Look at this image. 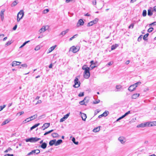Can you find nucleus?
Masks as SVG:
<instances>
[{"label":"nucleus","mask_w":156,"mask_h":156,"mask_svg":"<svg viewBox=\"0 0 156 156\" xmlns=\"http://www.w3.org/2000/svg\"><path fill=\"white\" fill-rule=\"evenodd\" d=\"M56 46H57L56 45H55L52 46L51 47V48H50L48 49L49 52L50 53V52H51V51H52L53 50L55 49V48L56 47Z\"/></svg>","instance_id":"nucleus-20"},{"label":"nucleus","mask_w":156,"mask_h":156,"mask_svg":"<svg viewBox=\"0 0 156 156\" xmlns=\"http://www.w3.org/2000/svg\"><path fill=\"white\" fill-rule=\"evenodd\" d=\"M74 84L73 87L75 88H78L80 86V83L77 77H76L74 80Z\"/></svg>","instance_id":"nucleus-4"},{"label":"nucleus","mask_w":156,"mask_h":156,"mask_svg":"<svg viewBox=\"0 0 156 156\" xmlns=\"http://www.w3.org/2000/svg\"><path fill=\"white\" fill-rule=\"evenodd\" d=\"M96 67V66H94L92 65H90V67H89V68H90V70H91Z\"/></svg>","instance_id":"nucleus-38"},{"label":"nucleus","mask_w":156,"mask_h":156,"mask_svg":"<svg viewBox=\"0 0 156 156\" xmlns=\"http://www.w3.org/2000/svg\"><path fill=\"white\" fill-rule=\"evenodd\" d=\"M147 15V11L146 10H144L143 11L142 13V16H145Z\"/></svg>","instance_id":"nucleus-35"},{"label":"nucleus","mask_w":156,"mask_h":156,"mask_svg":"<svg viewBox=\"0 0 156 156\" xmlns=\"http://www.w3.org/2000/svg\"><path fill=\"white\" fill-rule=\"evenodd\" d=\"M141 84V82H138L134 84L135 85V86H136V87L138 85H140Z\"/></svg>","instance_id":"nucleus-54"},{"label":"nucleus","mask_w":156,"mask_h":156,"mask_svg":"<svg viewBox=\"0 0 156 156\" xmlns=\"http://www.w3.org/2000/svg\"><path fill=\"white\" fill-rule=\"evenodd\" d=\"M136 86H135L134 84L130 86L128 88V90L131 92L135 90Z\"/></svg>","instance_id":"nucleus-7"},{"label":"nucleus","mask_w":156,"mask_h":156,"mask_svg":"<svg viewBox=\"0 0 156 156\" xmlns=\"http://www.w3.org/2000/svg\"><path fill=\"white\" fill-rule=\"evenodd\" d=\"M86 97L83 100L80 101L79 103L80 104V105H85V104H84L85 102H84V101L86 99Z\"/></svg>","instance_id":"nucleus-36"},{"label":"nucleus","mask_w":156,"mask_h":156,"mask_svg":"<svg viewBox=\"0 0 156 156\" xmlns=\"http://www.w3.org/2000/svg\"><path fill=\"white\" fill-rule=\"evenodd\" d=\"M153 12V11H155V12H156V6H154L153 8V10L152 11Z\"/></svg>","instance_id":"nucleus-64"},{"label":"nucleus","mask_w":156,"mask_h":156,"mask_svg":"<svg viewBox=\"0 0 156 156\" xmlns=\"http://www.w3.org/2000/svg\"><path fill=\"white\" fill-rule=\"evenodd\" d=\"M156 126V121L152 122L150 124V126Z\"/></svg>","instance_id":"nucleus-37"},{"label":"nucleus","mask_w":156,"mask_h":156,"mask_svg":"<svg viewBox=\"0 0 156 156\" xmlns=\"http://www.w3.org/2000/svg\"><path fill=\"white\" fill-rule=\"evenodd\" d=\"M113 62H109L108 63V64L107 65H109V66H111L112 65V64L113 63Z\"/></svg>","instance_id":"nucleus-61"},{"label":"nucleus","mask_w":156,"mask_h":156,"mask_svg":"<svg viewBox=\"0 0 156 156\" xmlns=\"http://www.w3.org/2000/svg\"><path fill=\"white\" fill-rule=\"evenodd\" d=\"M80 114H81V116L82 120L83 121H85L87 118L86 115L85 113H82L81 112H80Z\"/></svg>","instance_id":"nucleus-13"},{"label":"nucleus","mask_w":156,"mask_h":156,"mask_svg":"<svg viewBox=\"0 0 156 156\" xmlns=\"http://www.w3.org/2000/svg\"><path fill=\"white\" fill-rule=\"evenodd\" d=\"M72 141L73 142L74 144H75L76 145H78V144L79 142L78 141L76 142L75 139V138L73 137L72 139Z\"/></svg>","instance_id":"nucleus-33"},{"label":"nucleus","mask_w":156,"mask_h":156,"mask_svg":"<svg viewBox=\"0 0 156 156\" xmlns=\"http://www.w3.org/2000/svg\"><path fill=\"white\" fill-rule=\"evenodd\" d=\"M30 119L29 118H29L26 119L24 121H25L26 122L25 123H26V122H29L30 120Z\"/></svg>","instance_id":"nucleus-57"},{"label":"nucleus","mask_w":156,"mask_h":156,"mask_svg":"<svg viewBox=\"0 0 156 156\" xmlns=\"http://www.w3.org/2000/svg\"><path fill=\"white\" fill-rule=\"evenodd\" d=\"M149 34L147 33L146 34H145L143 37V39L145 41H147V37H148V36L149 35Z\"/></svg>","instance_id":"nucleus-29"},{"label":"nucleus","mask_w":156,"mask_h":156,"mask_svg":"<svg viewBox=\"0 0 156 156\" xmlns=\"http://www.w3.org/2000/svg\"><path fill=\"white\" fill-rule=\"evenodd\" d=\"M69 31V29H67L64 31H62L59 34V35H62V36L65 35Z\"/></svg>","instance_id":"nucleus-18"},{"label":"nucleus","mask_w":156,"mask_h":156,"mask_svg":"<svg viewBox=\"0 0 156 156\" xmlns=\"http://www.w3.org/2000/svg\"><path fill=\"white\" fill-rule=\"evenodd\" d=\"M84 22L83 20L82 19H80L77 24V26L79 27V26H81L83 25Z\"/></svg>","instance_id":"nucleus-8"},{"label":"nucleus","mask_w":156,"mask_h":156,"mask_svg":"<svg viewBox=\"0 0 156 156\" xmlns=\"http://www.w3.org/2000/svg\"><path fill=\"white\" fill-rule=\"evenodd\" d=\"M140 96V94H133L132 97L131 98L132 99H135L136 98H137L138 97Z\"/></svg>","instance_id":"nucleus-15"},{"label":"nucleus","mask_w":156,"mask_h":156,"mask_svg":"<svg viewBox=\"0 0 156 156\" xmlns=\"http://www.w3.org/2000/svg\"><path fill=\"white\" fill-rule=\"evenodd\" d=\"M6 106L5 105H3V106H0V111H2L3 109Z\"/></svg>","instance_id":"nucleus-48"},{"label":"nucleus","mask_w":156,"mask_h":156,"mask_svg":"<svg viewBox=\"0 0 156 156\" xmlns=\"http://www.w3.org/2000/svg\"><path fill=\"white\" fill-rule=\"evenodd\" d=\"M51 135L53 138H56L58 136V134L57 133H52L51 134Z\"/></svg>","instance_id":"nucleus-28"},{"label":"nucleus","mask_w":156,"mask_h":156,"mask_svg":"<svg viewBox=\"0 0 156 156\" xmlns=\"http://www.w3.org/2000/svg\"><path fill=\"white\" fill-rule=\"evenodd\" d=\"M151 9L152 8L151 7L150 9L148 10L147 15L148 16H151L153 14V11H151Z\"/></svg>","instance_id":"nucleus-19"},{"label":"nucleus","mask_w":156,"mask_h":156,"mask_svg":"<svg viewBox=\"0 0 156 156\" xmlns=\"http://www.w3.org/2000/svg\"><path fill=\"white\" fill-rule=\"evenodd\" d=\"M37 115L36 114L34 115L33 116H32L30 117H29V118L30 119V120H32L36 118H37Z\"/></svg>","instance_id":"nucleus-25"},{"label":"nucleus","mask_w":156,"mask_h":156,"mask_svg":"<svg viewBox=\"0 0 156 156\" xmlns=\"http://www.w3.org/2000/svg\"><path fill=\"white\" fill-rule=\"evenodd\" d=\"M50 125V123H45L43 124L42 128L43 130H44L45 129L48 128Z\"/></svg>","instance_id":"nucleus-9"},{"label":"nucleus","mask_w":156,"mask_h":156,"mask_svg":"<svg viewBox=\"0 0 156 156\" xmlns=\"http://www.w3.org/2000/svg\"><path fill=\"white\" fill-rule=\"evenodd\" d=\"M65 119H66L65 118H64V117H63L60 119V122H63L64 121Z\"/></svg>","instance_id":"nucleus-56"},{"label":"nucleus","mask_w":156,"mask_h":156,"mask_svg":"<svg viewBox=\"0 0 156 156\" xmlns=\"http://www.w3.org/2000/svg\"><path fill=\"white\" fill-rule=\"evenodd\" d=\"M97 63V62H94L93 60L91 61L90 62V63L91 64V65H96V64Z\"/></svg>","instance_id":"nucleus-51"},{"label":"nucleus","mask_w":156,"mask_h":156,"mask_svg":"<svg viewBox=\"0 0 156 156\" xmlns=\"http://www.w3.org/2000/svg\"><path fill=\"white\" fill-rule=\"evenodd\" d=\"M39 49H40V48H39V47L38 46H37L35 48V50L36 51H37Z\"/></svg>","instance_id":"nucleus-62"},{"label":"nucleus","mask_w":156,"mask_h":156,"mask_svg":"<svg viewBox=\"0 0 156 156\" xmlns=\"http://www.w3.org/2000/svg\"><path fill=\"white\" fill-rule=\"evenodd\" d=\"M156 25V22H153V23L149 24V26L151 27V26H152V25Z\"/></svg>","instance_id":"nucleus-55"},{"label":"nucleus","mask_w":156,"mask_h":156,"mask_svg":"<svg viewBox=\"0 0 156 156\" xmlns=\"http://www.w3.org/2000/svg\"><path fill=\"white\" fill-rule=\"evenodd\" d=\"M62 142V140L60 139L58 140L55 143V146H58Z\"/></svg>","instance_id":"nucleus-23"},{"label":"nucleus","mask_w":156,"mask_h":156,"mask_svg":"<svg viewBox=\"0 0 156 156\" xmlns=\"http://www.w3.org/2000/svg\"><path fill=\"white\" fill-rule=\"evenodd\" d=\"M40 124L39 123L36 124L30 128V130H32L33 129L36 128V127L39 126L40 125Z\"/></svg>","instance_id":"nucleus-22"},{"label":"nucleus","mask_w":156,"mask_h":156,"mask_svg":"<svg viewBox=\"0 0 156 156\" xmlns=\"http://www.w3.org/2000/svg\"><path fill=\"white\" fill-rule=\"evenodd\" d=\"M82 69L84 70L83 77L86 79H88L90 76V68L86 65H84L82 67Z\"/></svg>","instance_id":"nucleus-1"},{"label":"nucleus","mask_w":156,"mask_h":156,"mask_svg":"<svg viewBox=\"0 0 156 156\" xmlns=\"http://www.w3.org/2000/svg\"><path fill=\"white\" fill-rule=\"evenodd\" d=\"M122 88V86L120 85H117L116 86V88L117 89H119Z\"/></svg>","instance_id":"nucleus-44"},{"label":"nucleus","mask_w":156,"mask_h":156,"mask_svg":"<svg viewBox=\"0 0 156 156\" xmlns=\"http://www.w3.org/2000/svg\"><path fill=\"white\" fill-rule=\"evenodd\" d=\"M5 11L4 9H2L1 12L0 14V16L1 18V19L2 21H3L4 18V12Z\"/></svg>","instance_id":"nucleus-14"},{"label":"nucleus","mask_w":156,"mask_h":156,"mask_svg":"<svg viewBox=\"0 0 156 156\" xmlns=\"http://www.w3.org/2000/svg\"><path fill=\"white\" fill-rule=\"evenodd\" d=\"M17 4V2H16V1L15 0L12 2L11 6L12 7L15 6Z\"/></svg>","instance_id":"nucleus-32"},{"label":"nucleus","mask_w":156,"mask_h":156,"mask_svg":"<svg viewBox=\"0 0 156 156\" xmlns=\"http://www.w3.org/2000/svg\"><path fill=\"white\" fill-rule=\"evenodd\" d=\"M12 43V42H11V41H9L6 42V43L5 44V46H9V45H10V44H11Z\"/></svg>","instance_id":"nucleus-39"},{"label":"nucleus","mask_w":156,"mask_h":156,"mask_svg":"<svg viewBox=\"0 0 156 156\" xmlns=\"http://www.w3.org/2000/svg\"><path fill=\"white\" fill-rule=\"evenodd\" d=\"M47 144L45 142H44L41 144L40 147L41 148L43 149L46 148L47 146Z\"/></svg>","instance_id":"nucleus-17"},{"label":"nucleus","mask_w":156,"mask_h":156,"mask_svg":"<svg viewBox=\"0 0 156 156\" xmlns=\"http://www.w3.org/2000/svg\"><path fill=\"white\" fill-rule=\"evenodd\" d=\"M125 138L123 137H120L118 138V140L120 142L123 144L126 142Z\"/></svg>","instance_id":"nucleus-12"},{"label":"nucleus","mask_w":156,"mask_h":156,"mask_svg":"<svg viewBox=\"0 0 156 156\" xmlns=\"http://www.w3.org/2000/svg\"><path fill=\"white\" fill-rule=\"evenodd\" d=\"M92 4L93 5H95L96 4V0H94L92 2Z\"/></svg>","instance_id":"nucleus-59"},{"label":"nucleus","mask_w":156,"mask_h":156,"mask_svg":"<svg viewBox=\"0 0 156 156\" xmlns=\"http://www.w3.org/2000/svg\"><path fill=\"white\" fill-rule=\"evenodd\" d=\"M10 122L9 120L8 119H6L5 120L2 124V126H3L8 123Z\"/></svg>","instance_id":"nucleus-27"},{"label":"nucleus","mask_w":156,"mask_h":156,"mask_svg":"<svg viewBox=\"0 0 156 156\" xmlns=\"http://www.w3.org/2000/svg\"><path fill=\"white\" fill-rule=\"evenodd\" d=\"M13 154H7L4 155V156H13Z\"/></svg>","instance_id":"nucleus-60"},{"label":"nucleus","mask_w":156,"mask_h":156,"mask_svg":"<svg viewBox=\"0 0 156 156\" xmlns=\"http://www.w3.org/2000/svg\"><path fill=\"white\" fill-rule=\"evenodd\" d=\"M143 36L141 35H140L138 38L137 41L138 42H140L142 40Z\"/></svg>","instance_id":"nucleus-40"},{"label":"nucleus","mask_w":156,"mask_h":156,"mask_svg":"<svg viewBox=\"0 0 156 156\" xmlns=\"http://www.w3.org/2000/svg\"><path fill=\"white\" fill-rule=\"evenodd\" d=\"M23 113H24V112L23 111H21V112H19L18 113H17V114L18 115L19 114V115L20 116V115H21L22 114H23Z\"/></svg>","instance_id":"nucleus-58"},{"label":"nucleus","mask_w":156,"mask_h":156,"mask_svg":"<svg viewBox=\"0 0 156 156\" xmlns=\"http://www.w3.org/2000/svg\"><path fill=\"white\" fill-rule=\"evenodd\" d=\"M70 113H68L64 116V118L66 119H67Z\"/></svg>","instance_id":"nucleus-42"},{"label":"nucleus","mask_w":156,"mask_h":156,"mask_svg":"<svg viewBox=\"0 0 156 156\" xmlns=\"http://www.w3.org/2000/svg\"><path fill=\"white\" fill-rule=\"evenodd\" d=\"M78 35L77 34H75L72 37L69 38V40L70 41H72L73 39L76 37Z\"/></svg>","instance_id":"nucleus-34"},{"label":"nucleus","mask_w":156,"mask_h":156,"mask_svg":"<svg viewBox=\"0 0 156 156\" xmlns=\"http://www.w3.org/2000/svg\"><path fill=\"white\" fill-rule=\"evenodd\" d=\"M21 63V62H17L16 61H14L12 62V66H19Z\"/></svg>","instance_id":"nucleus-11"},{"label":"nucleus","mask_w":156,"mask_h":156,"mask_svg":"<svg viewBox=\"0 0 156 156\" xmlns=\"http://www.w3.org/2000/svg\"><path fill=\"white\" fill-rule=\"evenodd\" d=\"M11 150H12V149L10 147H9L4 152L5 153H7L9 151Z\"/></svg>","instance_id":"nucleus-45"},{"label":"nucleus","mask_w":156,"mask_h":156,"mask_svg":"<svg viewBox=\"0 0 156 156\" xmlns=\"http://www.w3.org/2000/svg\"><path fill=\"white\" fill-rule=\"evenodd\" d=\"M100 130V127H97L94 128L93 131V132L94 133H96L98 132Z\"/></svg>","instance_id":"nucleus-26"},{"label":"nucleus","mask_w":156,"mask_h":156,"mask_svg":"<svg viewBox=\"0 0 156 156\" xmlns=\"http://www.w3.org/2000/svg\"><path fill=\"white\" fill-rule=\"evenodd\" d=\"M41 140L40 138H38L37 137H31L30 138L26 139L25 140L26 142H30L32 143H35Z\"/></svg>","instance_id":"nucleus-2"},{"label":"nucleus","mask_w":156,"mask_h":156,"mask_svg":"<svg viewBox=\"0 0 156 156\" xmlns=\"http://www.w3.org/2000/svg\"><path fill=\"white\" fill-rule=\"evenodd\" d=\"M70 49L74 53H76L79 51V50H78L76 47L74 46L72 47Z\"/></svg>","instance_id":"nucleus-10"},{"label":"nucleus","mask_w":156,"mask_h":156,"mask_svg":"<svg viewBox=\"0 0 156 156\" xmlns=\"http://www.w3.org/2000/svg\"><path fill=\"white\" fill-rule=\"evenodd\" d=\"M150 123L149 122H146L143 123H142L137 126V127H144L147 126H149Z\"/></svg>","instance_id":"nucleus-6"},{"label":"nucleus","mask_w":156,"mask_h":156,"mask_svg":"<svg viewBox=\"0 0 156 156\" xmlns=\"http://www.w3.org/2000/svg\"><path fill=\"white\" fill-rule=\"evenodd\" d=\"M35 154V152L34 151V150H32L31 151V152H30V153H29L27 154V156H29L30 155H32L33 154Z\"/></svg>","instance_id":"nucleus-30"},{"label":"nucleus","mask_w":156,"mask_h":156,"mask_svg":"<svg viewBox=\"0 0 156 156\" xmlns=\"http://www.w3.org/2000/svg\"><path fill=\"white\" fill-rule=\"evenodd\" d=\"M30 42V41H26L23 44H22V47H23L28 42Z\"/></svg>","instance_id":"nucleus-50"},{"label":"nucleus","mask_w":156,"mask_h":156,"mask_svg":"<svg viewBox=\"0 0 156 156\" xmlns=\"http://www.w3.org/2000/svg\"><path fill=\"white\" fill-rule=\"evenodd\" d=\"M99 20V19L98 18H96L93 20L91 21L88 23L87 26L90 27L93 26L94 24H96Z\"/></svg>","instance_id":"nucleus-5"},{"label":"nucleus","mask_w":156,"mask_h":156,"mask_svg":"<svg viewBox=\"0 0 156 156\" xmlns=\"http://www.w3.org/2000/svg\"><path fill=\"white\" fill-rule=\"evenodd\" d=\"M134 26V24L133 23L131 24L129 26V28H133Z\"/></svg>","instance_id":"nucleus-52"},{"label":"nucleus","mask_w":156,"mask_h":156,"mask_svg":"<svg viewBox=\"0 0 156 156\" xmlns=\"http://www.w3.org/2000/svg\"><path fill=\"white\" fill-rule=\"evenodd\" d=\"M118 46V45L117 44H115L112 45L111 46V50H113L116 49Z\"/></svg>","instance_id":"nucleus-24"},{"label":"nucleus","mask_w":156,"mask_h":156,"mask_svg":"<svg viewBox=\"0 0 156 156\" xmlns=\"http://www.w3.org/2000/svg\"><path fill=\"white\" fill-rule=\"evenodd\" d=\"M100 101V100H97L96 101H95L93 102V103L94 104H97Z\"/></svg>","instance_id":"nucleus-47"},{"label":"nucleus","mask_w":156,"mask_h":156,"mask_svg":"<svg viewBox=\"0 0 156 156\" xmlns=\"http://www.w3.org/2000/svg\"><path fill=\"white\" fill-rule=\"evenodd\" d=\"M84 94L83 92H80L78 94V96L80 97H83L84 96Z\"/></svg>","instance_id":"nucleus-41"},{"label":"nucleus","mask_w":156,"mask_h":156,"mask_svg":"<svg viewBox=\"0 0 156 156\" xmlns=\"http://www.w3.org/2000/svg\"><path fill=\"white\" fill-rule=\"evenodd\" d=\"M46 30V29L45 27H43L39 30V32L40 33H41L44 32Z\"/></svg>","instance_id":"nucleus-21"},{"label":"nucleus","mask_w":156,"mask_h":156,"mask_svg":"<svg viewBox=\"0 0 156 156\" xmlns=\"http://www.w3.org/2000/svg\"><path fill=\"white\" fill-rule=\"evenodd\" d=\"M108 111H106L103 113V115H104V116L106 117L108 115Z\"/></svg>","instance_id":"nucleus-31"},{"label":"nucleus","mask_w":156,"mask_h":156,"mask_svg":"<svg viewBox=\"0 0 156 156\" xmlns=\"http://www.w3.org/2000/svg\"><path fill=\"white\" fill-rule=\"evenodd\" d=\"M24 15L23 11L21 10L18 13L17 16V21L19 22L22 19Z\"/></svg>","instance_id":"nucleus-3"},{"label":"nucleus","mask_w":156,"mask_h":156,"mask_svg":"<svg viewBox=\"0 0 156 156\" xmlns=\"http://www.w3.org/2000/svg\"><path fill=\"white\" fill-rule=\"evenodd\" d=\"M35 154H37L40 153V151L39 150H34Z\"/></svg>","instance_id":"nucleus-46"},{"label":"nucleus","mask_w":156,"mask_h":156,"mask_svg":"<svg viewBox=\"0 0 156 156\" xmlns=\"http://www.w3.org/2000/svg\"><path fill=\"white\" fill-rule=\"evenodd\" d=\"M154 29L152 27H150L147 30V32H151Z\"/></svg>","instance_id":"nucleus-43"},{"label":"nucleus","mask_w":156,"mask_h":156,"mask_svg":"<svg viewBox=\"0 0 156 156\" xmlns=\"http://www.w3.org/2000/svg\"><path fill=\"white\" fill-rule=\"evenodd\" d=\"M56 140H51L49 142V144L50 146H52L53 145L55 144V143L56 142Z\"/></svg>","instance_id":"nucleus-16"},{"label":"nucleus","mask_w":156,"mask_h":156,"mask_svg":"<svg viewBox=\"0 0 156 156\" xmlns=\"http://www.w3.org/2000/svg\"><path fill=\"white\" fill-rule=\"evenodd\" d=\"M17 25H15V26L13 27V28H12V29L13 30H15L17 28Z\"/></svg>","instance_id":"nucleus-63"},{"label":"nucleus","mask_w":156,"mask_h":156,"mask_svg":"<svg viewBox=\"0 0 156 156\" xmlns=\"http://www.w3.org/2000/svg\"><path fill=\"white\" fill-rule=\"evenodd\" d=\"M21 66L22 67L27 68V65L26 64H24L21 65Z\"/></svg>","instance_id":"nucleus-53"},{"label":"nucleus","mask_w":156,"mask_h":156,"mask_svg":"<svg viewBox=\"0 0 156 156\" xmlns=\"http://www.w3.org/2000/svg\"><path fill=\"white\" fill-rule=\"evenodd\" d=\"M100 111V110H95L94 112V115H96Z\"/></svg>","instance_id":"nucleus-49"}]
</instances>
